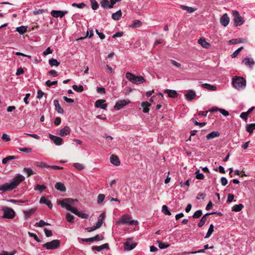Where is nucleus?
Returning <instances> with one entry per match:
<instances>
[{
  "instance_id": "obj_1",
  "label": "nucleus",
  "mask_w": 255,
  "mask_h": 255,
  "mask_svg": "<svg viewBox=\"0 0 255 255\" xmlns=\"http://www.w3.org/2000/svg\"><path fill=\"white\" fill-rule=\"evenodd\" d=\"M78 202V200L72 198H66L57 202L58 204L61 205L62 208H65L67 210L69 211L78 217L83 219H88L89 215L84 213L80 212L75 208L72 207V205L74 203Z\"/></svg>"
},
{
  "instance_id": "obj_2",
  "label": "nucleus",
  "mask_w": 255,
  "mask_h": 255,
  "mask_svg": "<svg viewBox=\"0 0 255 255\" xmlns=\"http://www.w3.org/2000/svg\"><path fill=\"white\" fill-rule=\"evenodd\" d=\"M25 179L24 176L20 174H16L10 182H6L0 185V191L5 192L11 191L17 187L20 182Z\"/></svg>"
},
{
  "instance_id": "obj_3",
  "label": "nucleus",
  "mask_w": 255,
  "mask_h": 255,
  "mask_svg": "<svg viewBox=\"0 0 255 255\" xmlns=\"http://www.w3.org/2000/svg\"><path fill=\"white\" fill-rule=\"evenodd\" d=\"M232 84L235 89L238 90H243L246 88V80L242 77L235 76L232 79Z\"/></svg>"
},
{
  "instance_id": "obj_4",
  "label": "nucleus",
  "mask_w": 255,
  "mask_h": 255,
  "mask_svg": "<svg viewBox=\"0 0 255 255\" xmlns=\"http://www.w3.org/2000/svg\"><path fill=\"white\" fill-rule=\"evenodd\" d=\"M126 78L131 82L134 84H140L145 82V79L141 76H135L130 72H127L126 75Z\"/></svg>"
},
{
  "instance_id": "obj_5",
  "label": "nucleus",
  "mask_w": 255,
  "mask_h": 255,
  "mask_svg": "<svg viewBox=\"0 0 255 255\" xmlns=\"http://www.w3.org/2000/svg\"><path fill=\"white\" fill-rule=\"evenodd\" d=\"M131 217L129 215L126 214L122 216L121 220L117 222V224L119 225L121 224H127L128 225H137L138 221L136 220H131Z\"/></svg>"
},
{
  "instance_id": "obj_6",
  "label": "nucleus",
  "mask_w": 255,
  "mask_h": 255,
  "mask_svg": "<svg viewBox=\"0 0 255 255\" xmlns=\"http://www.w3.org/2000/svg\"><path fill=\"white\" fill-rule=\"evenodd\" d=\"M1 210L3 212L2 217L3 218L12 219L15 216V211L11 208L7 207H2Z\"/></svg>"
},
{
  "instance_id": "obj_7",
  "label": "nucleus",
  "mask_w": 255,
  "mask_h": 255,
  "mask_svg": "<svg viewBox=\"0 0 255 255\" xmlns=\"http://www.w3.org/2000/svg\"><path fill=\"white\" fill-rule=\"evenodd\" d=\"M232 14L234 16V22L235 26H240L244 23V19L238 11L233 10Z\"/></svg>"
},
{
  "instance_id": "obj_8",
  "label": "nucleus",
  "mask_w": 255,
  "mask_h": 255,
  "mask_svg": "<svg viewBox=\"0 0 255 255\" xmlns=\"http://www.w3.org/2000/svg\"><path fill=\"white\" fill-rule=\"evenodd\" d=\"M42 247L47 250H55L59 248L60 242L58 240H54L43 244Z\"/></svg>"
},
{
  "instance_id": "obj_9",
  "label": "nucleus",
  "mask_w": 255,
  "mask_h": 255,
  "mask_svg": "<svg viewBox=\"0 0 255 255\" xmlns=\"http://www.w3.org/2000/svg\"><path fill=\"white\" fill-rule=\"evenodd\" d=\"M129 103L130 101L128 100H119L116 103L114 106V109L116 110H120Z\"/></svg>"
},
{
  "instance_id": "obj_10",
  "label": "nucleus",
  "mask_w": 255,
  "mask_h": 255,
  "mask_svg": "<svg viewBox=\"0 0 255 255\" xmlns=\"http://www.w3.org/2000/svg\"><path fill=\"white\" fill-rule=\"evenodd\" d=\"M135 246L136 244L131 238L128 239L126 241V242L125 243V249L126 250L131 251L133 249Z\"/></svg>"
},
{
  "instance_id": "obj_11",
  "label": "nucleus",
  "mask_w": 255,
  "mask_h": 255,
  "mask_svg": "<svg viewBox=\"0 0 255 255\" xmlns=\"http://www.w3.org/2000/svg\"><path fill=\"white\" fill-rule=\"evenodd\" d=\"M68 12L67 10L62 11V10H52L51 11L50 13H51V15L53 17H55V18H57V17L62 18L66 14L68 13Z\"/></svg>"
},
{
  "instance_id": "obj_12",
  "label": "nucleus",
  "mask_w": 255,
  "mask_h": 255,
  "mask_svg": "<svg viewBox=\"0 0 255 255\" xmlns=\"http://www.w3.org/2000/svg\"><path fill=\"white\" fill-rule=\"evenodd\" d=\"M49 137L56 145H61L63 143V139L59 136L49 134Z\"/></svg>"
},
{
  "instance_id": "obj_13",
  "label": "nucleus",
  "mask_w": 255,
  "mask_h": 255,
  "mask_svg": "<svg viewBox=\"0 0 255 255\" xmlns=\"http://www.w3.org/2000/svg\"><path fill=\"white\" fill-rule=\"evenodd\" d=\"M242 63L246 66H249L252 68L255 64L254 59L252 58H244L242 60Z\"/></svg>"
},
{
  "instance_id": "obj_14",
  "label": "nucleus",
  "mask_w": 255,
  "mask_h": 255,
  "mask_svg": "<svg viewBox=\"0 0 255 255\" xmlns=\"http://www.w3.org/2000/svg\"><path fill=\"white\" fill-rule=\"evenodd\" d=\"M105 102L106 101L104 100H98L96 101L95 106L96 108L105 110L107 107V104Z\"/></svg>"
},
{
  "instance_id": "obj_15",
  "label": "nucleus",
  "mask_w": 255,
  "mask_h": 255,
  "mask_svg": "<svg viewBox=\"0 0 255 255\" xmlns=\"http://www.w3.org/2000/svg\"><path fill=\"white\" fill-rule=\"evenodd\" d=\"M215 213H216V212H213L208 213L205 214L202 217V218L200 220L199 223H198V226H199V227H202L204 225V224L205 223L206 221L207 220V216H209L210 215L215 214Z\"/></svg>"
},
{
  "instance_id": "obj_16",
  "label": "nucleus",
  "mask_w": 255,
  "mask_h": 255,
  "mask_svg": "<svg viewBox=\"0 0 255 255\" xmlns=\"http://www.w3.org/2000/svg\"><path fill=\"white\" fill-rule=\"evenodd\" d=\"M230 19L227 13L224 14L220 18V23L224 26H226L229 23Z\"/></svg>"
},
{
  "instance_id": "obj_17",
  "label": "nucleus",
  "mask_w": 255,
  "mask_h": 255,
  "mask_svg": "<svg viewBox=\"0 0 255 255\" xmlns=\"http://www.w3.org/2000/svg\"><path fill=\"white\" fill-rule=\"evenodd\" d=\"M104 239V237L103 236L100 237L98 235H97L94 237L89 238H86V239H82V241L86 242H92L95 241H99V240H103Z\"/></svg>"
},
{
  "instance_id": "obj_18",
  "label": "nucleus",
  "mask_w": 255,
  "mask_h": 255,
  "mask_svg": "<svg viewBox=\"0 0 255 255\" xmlns=\"http://www.w3.org/2000/svg\"><path fill=\"white\" fill-rule=\"evenodd\" d=\"M70 133V128L68 126H65L59 130V134L60 136H63L69 135Z\"/></svg>"
},
{
  "instance_id": "obj_19",
  "label": "nucleus",
  "mask_w": 255,
  "mask_h": 255,
  "mask_svg": "<svg viewBox=\"0 0 255 255\" xmlns=\"http://www.w3.org/2000/svg\"><path fill=\"white\" fill-rule=\"evenodd\" d=\"M110 162L112 164L117 166L120 164V161L119 158L117 156L114 154H112L110 156Z\"/></svg>"
},
{
  "instance_id": "obj_20",
  "label": "nucleus",
  "mask_w": 255,
  "mask_h": 255,
  "mask_svg": "<svg viewBox=\"0 0 255 255\" xmlns=\"http://www.w3.org/2000/svg\"><path fill=\"white\" fill-rule=\"evenodd\" d=\"M196 96V93L193 90H189L187 93L185 95L186 99L188 100L191 101Z\"/></svg>"
},
{
  "instance_id": "obj_21",
  "label": "nucleus",
  "mask_w": 255,
  "mask_h": 255,
  "mask_svg": "<svg viewBox=\"0 0 255 255\" xmlns=\"http://www.w3.org/2000/svg\"><path fill=\"white\" fill-rule=\"evenodd\" d=\"M39 203L46 205L50 209H52L53 206L51 201L43 196L40 198Z\"/></svg>"
},
{
  "instance_id": "obj_22",
  "label": "nucleus",
  "mask_w": 255,
  "mask_h": 255,
  "mask_svg": "<svg viewBox=\"0 0 255 255\" xmlns=\"http://www.w3.org/2000/svg\"><path fill=\"white\" fill-rule=\"evenodd\" d=\"M54 105L55 106V110L57 111V112L59 114H63L64 110L60 107V104L59 103V101L58 100H54L53 101Z\"/></svg>"
},
{
  "instance_id": "obj_23",
  "label": "nucleus",
  "mask_w": 255,
  "mask_h": 255,
  "mask_svg": "<svg viewBox=\"0 0 255 255\" xmlns=\"http://www.w3.org/2000/svg\"><path fill=\"white\" fill-rule=\"evenodd\" d=\"M164 93H166L168 94L169 97L175 98H176L178 96V94L175 90H166L164 92Z\"/></svg>"
},
{
  "instance_id": "obj_24",
  "label": "nucleus",
  "mask_w": 255,
  "mask_h": 255,
  "mask_svg": "<svg viewBox=\"0 0 255 255\" xmlns=\"http://www.w3.org/2000/svg\"><path fill=\"white\" fill-rule=\"evenodd\" d=\"M198 42L203 48H208L210 46V44L206 41L205 38H200Z\"/></svg>"
},
{
  "instance_id": "obj_25",
  "label": "nucleus",
  "mask_w": 255,
  "mask_h": 255,
  "mask_svg": "<svg viewBox=\"0 0 255 255\" xmlns=\"http://www.w3.org/2000/svg\"><path fill=\"white\" fill-rule=\"evenodd\" d=\"M36 211V208H32L26 211H23V213L24 214L25 218L28 219L30 217L31 215L34 214Z\"/></svg>"
},
{
  "instance_id": "obj_26",
  "label": "nucleus",
  "mask_w": 255,
  "mask_h": 255,
  "mask_svg": "<svg viewBox=\"0 0 255 255\" xmlns=\"http://www.w3.org/2000/svg\"><path fill=\"white\" fill-rule=\"evenodd\" d=\"M220 136V133L218 131H212L206 135L207 139H213Z\"/></svg>"
},
{
  "instance_id": "obj_27",
  "label": "nucleus",
  "mask_w": 255,
  "mask_h": 255,
  "mask_svg": "<svg viewBox=\"0 0 255 255\" xmlns=\"http://www.w3.org/2000/svg\"><path fill=\"white\" fill-rule=\"evenodd\" d=\"M55 187L57 190H59L61 192H65L66 190L64 184L61 182L56 183L55 185Z\"/></svg>"
},
{
  "instance_id": "obj_28",
  "label": "nucleus",
  "mask_w": 255,
  "mask_h": 255,
  "mask_svg": "<svg viewBox=\"0 0 255 255\" xmlns=\"http://www.w3.org/2000/svg\"><path fill=\"white\" fill-rule=\"evenodd\" d=\"M105 216L103 214H101L100 217L98 218V221L96 224L95 227L97 229H98L101 227L103 223V221L104 219Z\"/></svg>"
},
{
  "instance_id": "obj_29",
  "label": "nucleus",
  "mask_w": 255,
  "mask_h": 255,
  "mask_svg": "<svg viewBox=\"0 0 255 255\" xmlns=\"http://www.w3.org/2000/svg\"><path fill=\"white\" fill-rule=\"evenodd\" d=\"M202 87L209 91H215L217 89V87L215 86L212 85L207 83L202 84Z\"/></svg>"
},
{
  "instance_id": "obj_30",
  "label": "nucleus",
  "mask_w": 255,
  "mask_h": 255,
  "mask_svg": "<svg viewBox=\"0 0 255 255\" xmlns=\"http://www.w3.org/2000/svg\"><path fill=\"white\" fill-rule=\"evenodd\" d=\"M122 11L121 10L117 11V12L114 13L112 15V18L115 20H118L122 16Z\"/></svg>"
},
{
  "instance_id": "obj_31",
  "label": "nucleus",
  "mask_w": 255,
  "mask_h": 255,
  "mask_svg": "<svg viewBox=\"0 0 255 255\" xmlns=\"http://www.w3.org/2000/svg\"><path fill=\"white\" fill-rule=\"evenodd\" d=\"M246 131L250 133H251L253 132L254 130L255 129V123L247 124L246 126Z\"/></svg>"
},
{
  "instance_id": "obj_32",
  "label": "nucleus",
  "mask_w": 255,
  "mask_h": 255,
  "mask_svg": "<svg viewBox=\"0 0 255 255\" xmlns=\"http://www.w3.org/2000/svg\"><path fill=\"white\" fill-rule=\"evenodd\" d=\"M93 30L92 29H89L86 32V36L84 37H80L77 40H81L86 38V37L91 38L93 36Z\"/></svg>"
},
{
  "instance_id": "obj_33",
  "label": "nucleus",
  "mask_w": 255,
  "mask_h": 255,
  "mask_svg": "<svg viewBox=\"0 0 255 255\" xmlns=\"http://www.w3.org/2000/svg\"><path fill=\"white\" fill-rule=\"evenodd\" d=\"M244 207V206L243 204H236V205H235L233 207H232V211H235V212H240V211L242 210V209Z\"/></svg>"
},
{
  "instance_id": "obj_34",
  "label": "nucleus",
  "mask_w": 255,
  "mask_h": 255,
  "mask_svg": "<svg viewBox=\"0 0 255 255\" xmlns=\"http://www.w3.org/2000/svg\"><path fill=\"white\" fill-rule=\"evenodd\" d=\"M180 6L183 10H186L189 13H192V12H194V11H195V10H196V9L193 7L185 6L184 5H180Z\"/></svg>"
},
{
  "instance_id": "obj_35",
  "label": "nucleus",
  "mask_w": 255,
  "mask_h": 255,
  "mask_svg": "<svg viewBox=\"0 0 255 255\" xmlns=\"http://www.w3.org/2000/svg\"><path fill=\"white\" fill-rule=\"evenodd\" d=\"M49 64L51 67H57L60 65V62H58L56 59L52 58L49 60Z\"/></svg>"
},
{
  "instance_id": "obj_36",
  "label": "nucleus",
  "mask_w": 255,
  "mask_h": 255,
  "mask_svg": "<svg viewBox=\"0 0 255 255\" xmlns=\"http://www.w3.org/2000/svg\"><path fill=\"white\" fill-rule=\"evenodd\" d=\"M214 225L213 224H211L210 225L209 228L208 230V232L206 234V235L205 237V239L209 238L211 235L212 234L213 232H214Z\"/></svg>"
},
{
  "instance_id": "obj_37",
  "label": "nucleus",
  "mask_w": 255,
  "mask_h": 255,
  "mask_svg": "<svg viewBox=\"0 0 255 255\" xmlns=\"http://www.w3.org/2000/svg\"><path fill=\"white\" fill-rule=\"evenodd\" d=\"M27 30V27L24 26H20L16 28V31H17L20 34H23Z\"/></svg>"
},
{
  "instance_id": "obj_38",
  "label": "nucleus",
  "mask_w": 255,
  "mask_h": 255,
  "mask_svg": "<svg viewBox=\"0 0 255 255\" xmlns=\"http://www.w3.org/2000/svg\"><path fill=\"white\" fill-rule=\"evenodd\" d=\"M101 6L105 8H109L110 2L108 0H102L100 2Z\"/></svg>"
},
{
  "instance_id": "obj_39",
  "label": "nucleus",
  "mask_w": 255,
  "mask_h": 255,
  "mask_svg": "<svg viewBox=\"0 0 255 255\" xmlns=\"http://www.w3.org/2000/svg\"><path fill=\"white\" fill-rule=\"evenodd\" d=\"M23 171L27 173V177H28L35 174V172L30 168L25 167L23 168Z\"/></svg>"
},
{
  "instance_id": "obj_40",
  "label": "nucleus",
  "mask_w": 255,
  "mask_h": 255,
  "mask_svg": "<svg viewBox=\"0 0 255 255\" xmlns=\"http://www.w3.org/2000/svg\"><path fill=\"white\" fill-rule=\"evenodd\" d=\"M91 4L92 8L96 10L99 7V4L96 0H89Z\"/></svg>"
},
{
  "instance_id": "obj_41",
  "label": "nucleus",
  "mask_w": 255,
  "mask_h": 255,
  "mask_svg": "<svg viewBox=\"0 0 255 255\" xmlns=\"http://www.w3.org/2000/svg\"><path fill=\"white\" fill-rule=\"evenodd\" d=\"M73 166L75 168H76L79 171H81L85 168V166L83 164L80 163H74L73 164Z\"/></svg>"
},
{
  "instance_id": "obj_42",
  "label": "nucleus",
  "mask_w": 255,
  "mask_h": 255,
  "mask_svg": "<svg viewBox=\"0 0 255 255\" xmlns=\"http://www.w3.org/2000/svg\"><path fill=\"white\" fill-rule=\"evenodd\" d=\"M74 90L78 92H82L84 90V88L82 85L77 86V85H74L72 86Z\"/></svg>"
},
{
  "instance_id": "obj_43",
  "label": "nucleus",
  "mask_w": 255,
  "mask_h": 255,
  "mask_svg": "<svg viewBox=\"0 0 255 255\" xmlns=\"http://www.w3.org/2000/svg\"><path fill=\"white\" fill-rule=\"evenodd\" d=\"M46 186L44 185L37 184L36 187L34 188V190H38L40 193H42L43 190L46 189Z\"/></svg>"
},
{
  "instance_id": "obj_44",
  "label": "nucleus",
  "mask_w": 255,
  "mask_h": 255,
  "mask_svg": "<svg viewBox=\"0 0 255 255\" xmlns=\"http://www.w3.org/2000/svg\"><path fill=\"white\" fill-rule=\"evenodd\" d=\"M162 212L166 215H171V213L169 211L168 207L166 205H163L162 207Z\"/></svg>"
},
{
  "instance_id": "obj_45",
  "label": "nucleus",
  "mask_w": 255,
  "mask_h": 255,
  "mask_svg": "<svg viewBox=\"0 0 255 255\" xmlns=\"http://www.w3.org/2000/svg\"><path fill=\"white\" fill-rule=\"evenodd\" d=\"M66 219L69 223L74 222V216L71 215L70 213H67L66 215Z\"/></svg>"
},
{
  "instance_id": "obj_46",
  "label": "nucleus",
  "mask_w": 255,
  "mask_h": 255,
  "mask_svg": "<svg viewBox=\"0 0 255 255\" xmlns=\"http://www.w3.org/2000/svg\"><path fill=\"white\" fill-rule=\"evenodd\" d=\"M48 223L44 222L43 220H41L39 222L36 223L35 225L36 227H42L45 225H49Z\"/></svg>"
},
{
  "instance_id": "obj_47",
  "label": "nucleus",
  "mask_w": 255,
  "mask_h": 255,
  "mask_svg": "<svg viewBox=\"0 0 255 255\" xmlns=\"http://www.w3.org/2000/svg\"><path fill=\"white\" fill-rule=\"evenodd\" d=\"M158 247L161 249H165L167 248L168 247L170 246V245L168 243H165L163 242H158Z\"/></svg>"
},
{
  "instance_id": "obj_48",
  "label": "nucleus",
  "mask_w": 255,
  "mask_h": 255,
  "mask_svg": "<svg viewBox=\"0 0 255 255\" xmlns=\"http://www.w3.org/2000/svg\"><path fill=\"white\" fill-rule=\"evenodd\" d=\"M142 25V22L139 20H134L131 25L132 27H139Z\"/></svg>"
},
{
  "instance_id": "obj_49",
  "label": "nucleus",
  "mask_w": 255,
  "mask_h": 255,
  "mask_svg": "<svg viewBox=\"0 0 255 255\" xmlns=\"http://www.w3.org/2000/svg\"><path fill=\"white\" fill-rule=\"evenodd\" d=\"M202 214V210H199L196 211L194 213L192 217L195 219H197V218H199L200 217H201Z\"/></svg>"
},
{
  "instance_id": "obj_50",
  "label": "nucleus",
  "mask_w": 255,
  "mask_h": 255,
  "mask_svg": "<svg viewBox=\"0 0 255 255\" xmlns=\"http://www.w3.org/2000/svg\"><path fill=\"white\" fill-rule=\"evenodd\" d=\"M72 6L73 7H77L79 8H83L85 7L86 4L83 2L80 3H73L72 4Z\"/></svg>"
},
{
  "instance_id": "obj_51",
  "label": "nucleus",
  "mask_w": 255,
  "mask_h": 255,
  "mask_svg": "<svg viewBox=\"0 0 255 255\" xmlns=\"http://www.w3.org/2000/svg\"><path fill=\"white\" fill-rule=\"evenodd\" d=\"M196 178L198 179H203L204 178V175L203 174L200 173L199 170H198L195 172Z\"/></svg>"
},
{
  "instance_id": "obj_52",
  "label": "nucleus",
  "mask_w": 255,
  "mask_h": 255,
  "mask_svg": "<svg viewBox=\"0 0 255 255\" xmlns=\"http://www.w3.org/2000/svg\"><path fill=\"white\" fill-rule=\"evenodd\" d=\"M243 48V47H240L238 49H237L232 55L231 56L232 58H235L237 56V55L239 54L240 52L241 51V50Z\"/></svg>"
},
{
  "instance_id": "obj_53",
  "label": "nucleus",
  "mask_w": 255,
  "mask_h": 255,
  "mask_svg": "<svg viewBox=\"0 0 255 255\" xmlns=\"http://www.w3.org/2000/svg\"><path fill=\"white\" fill-rule=\"evenodd\" d=\"M36 166L39 167L48 168L49 165L43 162H38L36 163Z\"/></svg>"
},
{
  "instance_id": "obj_54",
  "label": "nucleus",
  "mask_w": 255,
  "mask_h": 255,
  "mask_svg": "<svg viewBox=\"0 0 255 255\" xmlns=\"http://www.w3.org/2000/svg\"><path fill=\"white\" fill-rule=\"evenodd\" d=\"M57 84V81H54L51 82L50 80H47L45 82V85L47 87H51L52 85H56Z\"/></svg>"
},
{
  "instance_id": "obj_55",
  "label": "nucleus",
  "mask_w": 255,
  "mask_h": 255,
  "mask_svg": "<svg viewBox=\"0 0 255 255\" xmlns=\"http://www.w3.org/2000/svg\"><path fill=\"white\" fill-rule=\"evenodd\" d=\"M16 250H14L11 253H8L6 251H2L1 253H0V255H14L16 254Z\"/></svg>"
},
{
  "instance_id": "obj_56",
  "label": "nucleus",
  "mask_w": 255,
  "mask_h": 255,
  "mask_svg": "<svg viewBox=\"0 0 255 255\" xmlns=\"http://www.w3.org/2000/svg\"><path fill=\"white\" fill-rule=\"evenodd\" d=\"M105 195L103 194H100L98 196V203L101 204L105 199Z\"/></svg>"
},
{
  "instance_id": "obj_57",
  "label": "nucleus",
  "mask_w": 255,
  "mask_h": 255,
  "mask_svg": "<svg viewBox=\"0 0 255 255\" xmlns=\"http://www.w3.org/2000/svg\"><path fill=\"white\" fill-rule=\"evenodd\" d=\"M19 150L25 153H30L32 151V149L30 148H19Z\"/></svg>"
},
{
  "instance_id": "obj_58",
  "label": "nucleus",
  "mask_w": 255,
  "mask_h": 255,
  "mask_svg": "<svg viewBox=\"0 0 255 255\" xmlns=\"http://www.w3.org/2000/svg\"><path fill=\"white\" fill-rule=\"evenodd\" d=\"M219 111L222 115H223L225 117H227L229 115V112L225 110V109H219Z\"/></svg>"
},
{
  "instance_id": "obj_59",
  "label": "nucleus",
  "mask_w": 255,
  "mask_h": 255,
  "mask_svg": "<svg viewBox=\"0 0 255 255\" xmlns=\"http://www.w3.org/2000/svg\"><path fill=\"white\" fill-rule=\"evenodd\" d=\"M45 236L47 237H51L52 236V233L51 230H48L47 228L44 229Z\"/></svg>"
},
{
  "instance_id": "obj_60",
  "label": "nucleus",
  "mask_w": 255,
  "mask_h": 255,
  "mask_svg": "<svg viewBox=\"0 0 255 255\" xmlns=\"http://www.w3.org/2000/svg\"><path fill=\"white\" fill-rule=\"evenodd\" d=\"M44 94V93L43 92H42L41 90H38L37 91L36 98L38 99H40L42 98Z\"/></svg>"
},
{
  "instance_id": "obj_61",
  "label": "nucleus",
  "mask_w": 255,
  "mask_h": 255,
  "mask_svg": "<svg viewBox=\"0 0 255 255\" xmlns=\"http://www.w3.org/2000/svg\"><path fill=\"white\" fill-rule=\"evenodd\" d=\"M28 235H29L30 237H33L34 239V240L35 241H36L37 242H40V240L38 239V237L37 236V235L36 234L28 232Z\"/></svg>"
},
{
  "instance_id": "obj_62",
  "label": "nucleus",
  "mask_w": 255,
  "mask_h": 255,
  "mask_svg": "<svg viewBox=\"0 0 255 255\" xmlns=\"http://www.w3.org/2000/svg\"><path fill=\"white\" fill-rule=\"evenodd\" d=\"M9 201L12 203L17 204H18L20 203H25L26 202V201H23V200H15L14 199H10L9 200Z\"/></svg>"
},
{
  "instance_id": "obj_63",
  "label": "nucleus",
  "mask_w": 255,
  "mask_h": 255,
  "mask_svg": "<svg viewBox=\"0 0 255 255\" xmlns=\"http://www.w3.org/2000/svg\"><path fill=\"white\" fill-rule=\"evenodd\" d=\"M1 138L5 141H8L10 140V138L9 136V135H8L6 133H3L2 135V137Z\"/></svg>"
},
{
  "instance_id": "obj_64",
  "label": "nucleus",
  "mask_w": 255,
  "mask_h": 255,
  "mask_svg": "<svg viewBox=\"0 0 255 255\" xmlns=\"http://www.w3.org/2000/svg\"><path fill=\"white\" fill-rule=\"evenodd\" d=\"M240 42H241V41L240 39H234L229 40V43L232 44H235Z\"/></svg>"
}]
</instances>
